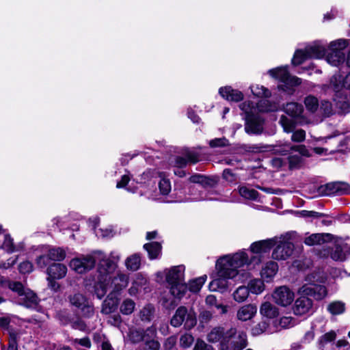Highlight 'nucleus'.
Wrapping results in <instances>:
<instances>
[{
  "instance_id": "nucleus-1",
  "label": "nucleus",
  "mask_w": 350,
  "mask_h": 350,
  "mask_svg": "<svg viewBox=\"0 0 350 350\" xmlns=\"http://www.w3.org/2000/svg\"><path fill=\"white\" fill-rule=\"evenodd\" d=\"M120 259V255L116 252H111L107 256L101 251L97 250L90 254L73 258L69 262V267L75 272L83 274L92 270L98 260L94 291L96 297L101 299L107 293L106 282L110 280L111 275L117 269Z\"/></svg>"
},
{
  "instance_id": "nucleus-2",
  "label": "nucleus",
  "mask_w": 350,
  "mask_h": 350,
  "mask_svg": "<svg viewBox=\"0 0 350 350\" xmlns=\"http://www.w3.org/2000/svg\"><path fill=\"white\" fill-rule=\"evenodd\" d=\"M245 260L243 253L227 254L218 258L215 264L217 273L208 285L210 291L224 292L228 288L229 279L240 280L243 275L241 269Z\"/></svg>"
},
{
  "instance_id": "nucleus-3",
  "label": "nucleus",
  "mask_w": 350,
  "mask_h": 350,
  "mask_svg": "<svg viewBox=\"0 0 350 350\" xmlns=\"http://www.w3.org/2000/svg\"><path fill=\"white\" fill-rule=\"evenodd\" d=\"M309 283L304 284L298 290L301 296L298 297L293 305V311L296 316H303L312 312V301L307 296H311L317 300H321L327 295V289L324 286L318 284L316 282H324L323 279L315 280L314 275L308 276Z\"/></svg>"
},
{
  "instance_id": "nucleus-4",
  "label": "nucleus",
  "mask_w": 350,
  "mask_h": 350,
  "mask_svg": "<svg viewBox=\"0 0 350 350\" xmlns=\"http://www.w3.org/2000/svg\"><path fill=\"white\" fill-rule=\"evenodd\" d=\"M185 270L183 265H178L164 271L171 295L179 299L187 292V285L185 282Z\"/></svg>"
},
{
  "instance_id": "nucleus-5",
  "label": "nucleus",
  "mask_w": 350,
  "mask_h": 350,
  "mask_svg": "<svg viewBox=\"0 0 350 350\" xmlns=\"http://www.w3.org/2000/svg\"><path fill=\"white\" fill-rule=\"evenodd\" d=\"M267 73L273 79L278 80L282 83L278 88L288 95L295 92L294 88L301 83V79L296 76L290 75L288 66H282L268 70Z\"/></svg>"
},
{
  "instance_id": "nucleus-6",
  "label": "nucleus",
  "mask_w": 350,
  "mask_h": 350,
  "mask_svg": "<svg viewBox=\"0 0 350 350\" xmlns=\"http://www.w3.org/2000/svg\"><path fill=\"white\" fill-rule=\"evenodd\" d=\"M273 245L274 240L273 238L260 240L250 245V251L253 254V256L250 258H249L245 251L240 250L237 253H243L245 256L246 262H244V266L258 265L262 261L264 254H269Z\"/></svg>"
},
{
  "instance_id": "nucleus-7",
  "label": "nucleus",
  "mask_w": 350,
  "mask_h": 350,
  "mask_svg": "<svg viewBox=\"0 0 350 350\" xmlns=\"http://www.w3.org/2000/svg\"><path fill=\"white\" fill-rule=\"evenodd\" d=\"M247 346V335L241 330L231 327L226 332L221 350H243Z\"/></svg>"
},
{
  "instance_id": "nucleus-8",
  "label": "nucleus",
  "mask_w": 350,
  "mask_h": 350,
  "mask_svg": "<svg viewBox=\"0 0 350 350\" xmlns=\"http://www.w3.org/2000/svg\"><path fill=\"white\" fill-rule=\"evenodd\" d=\"M183 323L187 329L194 327L197 323L196 314L192 310H188L186 307L180 306L172 316L170 324L174 327H178Z\"/></svg>"
},
{
  "instance_id": "nucleus-9",
  "label": "nucleus",
  "mask_w": 350,
  "mask_h": 350,
  "mask_svg": "<svg viewBox=\"0 0 350 350\" xmlns=\"http://www.w3.org/2000/svg\"><path fill=\"white\" fill-rule=\"evenodd\" d=\"M275 247L272 252V258L276 260H284L290 257L293 252L294 245L290 237L286 235L273 237Z\"/></svg>"
},
{
  "instance_id": "nucleus-10",
  "label": "nucleus",
  "mask_w": 350,
  "mask_h": 350,
  "mask_svg": "<svg viewBox=\"0 0 350 350\" xmlns=\"http://www.w3.org/2000/svg\"><path fill=\"white\" fill-rule=\"evenodd\" d=\"M329 256L336 261H344L350 255V245L341 240L336 241L334 244L328 242L323 246V256Z\"/></svg>"
},
{
  "instance_id": "nucleus-11",
  "label": "nucleus",
  "mask_w": 350,
  "mask_h": 350,
  "mask_svg": "<svg viewBox=\"0 0 350 350\" xmlns=\"http://www.w3.org/2000/svg\"><path fill=\"white\" fill-rule=\"evenodd\" d=\"M70 305L79 310L85 318H91L94 314L93 304L83 294L77 293L68 297Z\"/></svg>"
},
{
  "instance_id": "nucleus-12",
  "label": "nucleus",
  "mask_w": 350,
  "mask_h": 350,
  "mask_svg": "<svg viewBox=\"0 0 350 350\" xmlns=\"http://www.w3.org/2000/svg\"><path fill=\"white\" fill-rule=\"evenodd\" d=\"M239 107L245 114V120L247 118L258 115V112L273 111L278 109L277 104L271 105L268 100L260 101L256 106L251 101H245L242 103Z\"/></svg>"
},
{
  "instance_id": "nucleus-13",
  "label": "nucleus",
  "mask_w": 350,
  "mask_h": 350,
  "mask_svg": "<svg viewBox=\"0 0 350 350\" xmlns=\"http://www.w3.org/2000/svg\"><path fill=\"white\" fill-rule=\"evenodd\" d=\"M273 302L281 307H288L295 299L294 292L287 286H280L274 289L271 295Z\"/></svg>"
},
{
  "instance_id": "nucleus-14",
  "label": "nucleus",
  "mask_w": 350,
  "mask_h": 350,
  "mask_svg": "<svg viewBox=\"0 0 350 350\" xmlns=\"http://www.w3.org/2000/svg\"><path fill=\"white\" fill-rule=\"evenodd\" d=\"M273 152L281 155H287L297 152L301 156L310 157L309 150L304 145L293 146L289 143L275 146Z\"/></svg>"
},
{
  "instance_id": "nucleus-15",
  "label": "nucleus",
  "mask_w": 350,
  "mask_h": 350,
  "mask_svg": "<svg viewBox=\"0 0 350 350\" xmlns=\"http://www.w3.org/2000/svg\"><path fill=\"white\" fill-rule=\"evenodd\" d=\"M329 87L336 94L343 89L350 90V72L343 77L340 73H336L329 79Z\"/></svg>"
},
{
  "instance_id": "nucleus-16",
  "label": "nucleus",
  "mask_w": 350,
  "mask_h": 350,
  "mask_svg": "<svg viewBox=\"0 0 350 350\" xmlns=\"http://www.w3.org/2000/svg\"><path fill=\"white\" fill-rule=\"evenodd\" d=\"M116 269L111 275L109 280L107 281V291L109 287L113 288V292H118L126 288L129 284V278L127 275L122 273H117L115 275Z\"/></svg>"
},
{
  "instance_id": "nucleus-17",
  "label": "nucleus",
  "mask_w": 350,
  "mask_h": 350,
  "mask_svg": "<svg viewBox=\"0 0 350 350\" xmlns=\"http://www.w3.org/2000/svg\"><path fill=\"white\" fill-rule=\"evenodd\" d=\"M190 180L194 183H198L199 185L197 187H194L191 189V194L193 195V192L196 191H198L200 193H202V189H203L205 185H211L212 180L201 175H194L190 178ZM191 200L194 201H200V200H212L211 198H208L206 196H203L202 193H200L198 196H193L191 198Z\"/></svg>"
},
{
  "instance_id": "nucleus-18",
  "label": "nucleus",
  "mask_w": 350,
  "mask_h": 350,
  "mask_svg": "<svg viewBox=\"0 0 350 350\" xmlns=\"http://www.w3.org/2000/svg\"><path fill=\"white\" fill-rule=\"evenodd\" d=\"M263 119L259 116L247 118L245 131L249 135H258L263 131Z\"/></svg>"
},
{
  "instance_id": "nucleus-19",
  "label": "nucleus",
  "mask_w": 350,
  "mask_h": 350,
  "mask_svg": "<svg viewBox=\"0 0 350 350\" xmlns=\"http://www.w3.org/2000/svg\"><path fill=\"white\" fill-rule=\"evenodd\" d=\"M257 313V307L255 304H248L241 306L237 311V320L245 322L252 320Z\"/></svg>"
},
{
  "instance_id": "nucleus-20",
  "label": "nucleus",
  "mask_w": 350,
  "mask_h": 350,
  "mask_svg": "<svg viewBox=\"0 0 350 350\" xmlns=\"http://www.w3.org/2000/svg\"><path fill=\"white\" fill-rule=\"evenodd\" d=\"M310 58L321 59L326 52L325 44L320 40L315 41L305 48Z\"/></svg>"
},
{
  "instance_id": "nucleus-21",
  "label": "nucleus",
  "mask_w": 350,
  "mask_h": 350,
  "mask_svg": "<svg viewBox=\"0 0 350 350\" xmlns=\"http://www.w3.org/2000/svg\"><path fill=\"white\" fill-rule=\"evenodd\" d=\"M155 333V329L152 327L147 329L145 332L141 329H131L127 337L131 343L135 344L146 340V337L149 335L154 336Z\"/></svg>"
},
{
  "instance_id": "nucleus-22",
  "label": "nucleus",
  "mask_w": 350,
  "mask_h": 350,
  "mask_svg": "<svg viewBox=\"0 0 350 350\" xmlns=\"http://www.w3.org/2000/svg\"><path fill=\"white\" fill-rule=\"evenodd\" d=\"M219 94L222 98L229 101L239 102L243 98V94L238 90L233 89L231 86L220 88Z\"/></svg>"
},
{
  "instance_id": "nucleus-23",
  "label": "nucleus",
  "mask_w": 350,
  "mask_h": 350,
  "mask_svg": "<svg viewBox=\"0 0 350 350\" xmlns=\"http://www.w3.org/2000/svg\"><path fill=\"white\" fill-rule=\"evenodd\" d=\"M118 304V297L112 293L109 294L103 302L101 313L104 314H109L114 312L117 310Z\"/></svg>"
},
{
  "instance_id": "nucleus-24",
  "label": "nucleus",
  "mask_w": 350,
  "mask_h": 350,
  "mask_svg": "<svg viewBox=\"0 0 350 350\" xmlns=\"http://www.w3.org/2000/svg\"><path fill=\"white\" fill-rule=\"evenodd\" d=\"M38 301L36 295L29 288H26L18 297V303L27 308H34Z\"/></svg>"
},
{
  "instance_id": "nucleus-25",
  "label": "nucleus",
  "mask_w": 350,
  "mask_h": 350,
  "mask_svg": "<svg viewBox=\"0 0 350 350\" xmlns=\"http://www.w3.org/2000/svg\"><path fill=\"white\" fill-rule=\"evenodd\" d=\"M67 271V267L62 263H53L46 269L48 276L57 280L64 278Z\"/></svg>"
},
{
  "instance_id": "nucleus-26",
  "label": "nucleus",
  "mask_w": 350,
  "mask_h": 350,
  "mask_svg": "<svg viewBox=\"0 0 350 350\" xmlns=\"http://www.w3.org/2000/svg\"><path fill=\"white\" fill-rule=\"evenodd\" d=\"M278 270V263L269 261L265 264L260 271V276L267 282H271Z\"/></svg>"
},
{
  "instance_id": "nucleus-27",
  "label": "nucleus",
  "mask_w": 350,
  "mask_h": 350,
  "mask_svg": "<svg viewBox=\"0 0 350 350\" xmlns=\"http://www.w3.org/2000/svg\"><path fill=\"white\" fill-rule=\"evenodd\" d=\"M332 238L330 234H312L305 239L304 243L310 246L327 245Z\"/></svg>"
},
{
  "instance_id": "nucleus-28",
  "label": "nucleus",
  "mask_w": 350,
  "mask_h": 350,
  "mask_svg": "<svg viewBox=\"0 0 350 350\" xmlns=\"http://www.w3.org/2000/svg\"><path fill=\"white\" fill-rule=\"evenodd\" d=\"M226 331L221 327L213 328L207 335V340L211 342H219V349L221 350V344L225 340Z\"/></svg>"
},
{
  "instance_id": "nucleus-29",
  "label": "nucleus",
  "mask_w": 350,
  "mask_h": 350,
  "mask_svg": "<svg viewBox=\"0 0 350 350\" xmlns=\"http://www.w3.org/2000/svg\"><path fill=\"white\" fill-rule=\"evenodd\" d=\"M260 313L266 318L274 319L279 315V309L271 302L265 301L260 306Z\"/></svg>"
},
{
  "instance_id": "nucleus-30",
  "label": "nucleus",
  "mask_w": 350,
  "mask_h": 350,
  "mask_svg": "<svg viewBox=\"0 0 350 350\" xmlns=\"http://www.w3.org/2000/svg\"><path fill=\"white\" fill-rule=\"evenodd\" d=\"M284 112L292 118H299L303 113L304 108L297 103H288L284 107Z\"/></svg>"
},
{
  "instance_id": "nucleus-31",
  "label": "nucleus",
  "mask_w": 350,
  "mask_h": 350,
  "mask_svg": "<svg viewBox=\"0 0 350 350\" xmlns=\"http://www.w3.org/2000/svg\"><path fill=\"white\" fill-rule=\"evenodd\" d=\"M327 192L326 195H342L347 193L348 185L344 183H334L326 185Z\"/></svg>"
},
{
  "instance_id": "nucleus-32",
  "label": "nucleus",
  "mask_w": 350,
  "mask_h": 350,
  "mask_svg": "<svg viewBox=\"0 0 350 350\" xmlns=\"http://www.w3.org/2000/svg\"><path fill=\"white\" fill-rule=\"evenodd\" d=\"M273 325L275 327V331H278L280 329H288L293 327L296 325V321L292 317H282L279 320L274 321Z\"/></svg>"
},
{
  "instance_id": "nucleus-33",
  "label": "nucleus",
  "mask_w": 350,
  "mask_h": 350,
  "mask_svg": "<svg viewBox=\"0 0 350 350\" xmlns=\"http://www.w3.org/2000/svg\"><path fill=\"white\" fill-rule=\"evenodd\" d=\"M345 59V55L340 51H330L326 57V60L328 64L334 66H339Z\"/></svg>"
},
{
  "instance_id": "nucleus-34",
  "label": "nucleus",
  "mask_w": 350,
  "mask_h": 350,
  "mask_svg": "<svg viewBox=\"0 0 350 350\" xmlns=\"http://www.w3.org/2000/svg\"><path fill=\"white\" fill-rule=\"evenodd\" d=\"M247 288L252 294L259 295L265 291V286L261 279L254 278L248 282Z\"/></svg>"
},
{
  "instance_id": "nucleus-35",
  "label": "nucleus",
  "mask_w": 350,
  "mask_h": 350,
  "mask_svg": "<svg viewBox=\"0 0 350 350\" xmlns=\"http://www.w3.org/2000/svg\"><path fill=\"white\" fill-rule=\"evenodd\" d=\"M147 251L149 258L152 260L159 257L161 251V245L159 242H151L144 245Z\"/></svg>"
},
{
  "instance_id": "nucleus-36",
  "label": "nucleus",
  "mask_w": 350,
  "mask_h": 350,
  "mask_svg": "<svg viewBox=\"0 0 350 350\" xmlns=\"http://www.w3.org/2000/svg\"><path fill=\"white\" fill-rule=\"evenodd\" d=\"M1 284L4 286H8L10 290L16 293L18 296L26 289L21 282L11 281L5 278H1L0 280Z\"/></svg>"
},
{
  "instance_id": "nucleus-37",
  "label": "nucleus",
  "mask_w": 350,
  "mask_h": 350,
  "mask_svg": "<svg viewBox=\"0 0 350 350\" xmlns=\"http://www.w3.org/2000/svg\"><path fill=\"white\" fill-rule=\"evenodd\" d=\"M250 295L247 286H240L232 293L233 299L238 303H242L247 300Z\"/></svg>"
},
{
  "instance_id": "nucleus-38",
  "label": "nucleus",
  "mask_w": 350,
  "mask_h": 350,
  "mask_svg": "<svg viewBox=\"0 0 350 350\" xmlns=\"http://www.w3.org/2000/svg\"><path fill=\"white\" fill-rule=\"evenodd\" d=\"M135 308V302L130 299H124L120 305V311L123 315L131 314Z\"/></svg>"
},
{
  "instance_id": "nucleus-39",
  "label": "nucleus",
  "mask_w": 350,
  "mask_h": 350,
  "mask_svg": "<svg viewBox=\"0 0 350 350\" xmlns=\"http://www.w3.org/2000/svg\"><path fill=\"white\" fill-rule=\"evenodd\" d=\"M207 279V276L204 275L199 278L191 280L189 282V285L187 286V290L189 289L191 292L197 293L198 292L203 284L205 283Z\"/></svg>"
},
{
  "instance_id": "nucleus-40",
  "label": "nucleus",
  "mask_w": 350,
  "mask_h": 350,
  "mask_svg": "<svg viewBox=\"0 0 350 350\" xmlns=\"http://www.w3.org/2000/svg\"><path fill=\"white\" fill-rule=\"evenodd\" d=\"M0 248L3 249L8 253H12L15 251V247L12 239L10 235L4 234L0 239Z\"/></svg>"
},
{
  "instance_id": "nucleus-41",
  "label": "nucleus",
  "mask_w": 350,
  "mask_h": 350,
  "mask_svg": "<svg viewBox=\"0 0 350 350\" xmlns=\"http://www.w3.org/2000/svg\"><path fill=\"white\" fill-rule=\"evenodd\" d=\"M141 264V257L139 254H135L128 257L125 261L126 268L131 271L137 270Z\"/></svg>"
},
{
  "instance_id": "nucleus-42",
  "label": "nucleus",
  "mask_w": 350,
  "mask_h": 350,
  "mask_svg": "<svg viewBox=\"0 0 350 350\" xmlns=\"http://www.w3.org/2000/svg\"><path fill=\"white\" fill-rule=\"evenodd\" d=\"M49 258L53 261H62L66 258V252L60 247H54L48 251Z\"/></svg>"
},
{
  "instance_id": "nucleus-43",
  "label": "nucleus",
  "mask_w": 350,
  "mask_h": 350,
  "mask_svg": "<svg viewBox=\"0 0 350 350\" xmlns=\"http://www.w3.org/2000/svg\"><path fill=\"white\" fill-rule=\"evenodd\" d=\"M327 310L333 315H339L345 311V304L340 301L331 302L327 306Z\"/></svg>"
},
{
  "instance_id": "nucleus-44",
  "label": "nucleus",
  "mask_w": 350,
  "mask_h": 350,
  "mask_svg": "<svg viewBox=\"0 0 350 350\" xmlns=\"http://www.w3.org/2000/svg\"><path fill=\"white\" fill-rule=\"evenodd\" d=\"M239 192L241 196L247 200H255L258 196V193L256 190L246 186H240Z\"/></svg>"
},
{
  "instance_id": "nucleus-45",
  "label": "nucleus",
  "mask_w": 350,
  "mask_h": 350,
  "mask_svg": "<svg viewBox=\"0 0 350 350\" xmlns=\"http://www.w3.org/2000/svg\"><path fill=\"white\" fill-rule=\"evenodd\" d=\"M159 177L161 178L159 182L160 193L164 196L167 195L172 189L170 181L165 176L163 173H159Z\"/></svg>"
},
{
  "instance_id": "nucleus-46",
  "label": "nucleus",
  "mask_w": 350,
  "mask_h": 350,
  "mask_svg": "<svg viewBox=\"0 0 350 350\" xmlns=\"http://www.w3.org/2000/svg\"><path fill=\"white\" fill-rule=\"evenodd\" d=\"M154 308L151 304L146 305L139 312V318L143 321H150L153 317Z\"/></svg>"
},
{
  "instance_id": "nucleus-47",
  "label": "nucleus",
  "mask_w": 350,
  "mask_h": 350,
  "mask_svg": "<svg viewBox=\"0 0 350 350\" xmlns=\"http://www.w3.org/2000/svg\"><path fill=\"white\" fill-rule=\"evenodd\" d=\"M252 94L258 97L269 98L271 96V92L269 89L260 85H252L250 86Z\"/></svg>"
},
{
  "instance_id": "nucleus-48",
  "label": "nucleus",
  "mask_w": 350,
  "mask_h": 350,
  "mask_svg": "<svg viewBox=\"0 0 350 350\" xmlns=\"http://www.w3.org/2000/svg\"><path fill=\"white\" fill-rule=\"evenodd\" d=\"M279 122L283 128L284 131L287 133H292L296 126L293 120L290 119L284 115L281 116Z\"/></svg>"
},
{
  "instance_id": "nucleus-49",
  "label": "nucleus",
  "mask_w": 350,
  "mask_h": 350,
  "mask_svg": "<svg viewBox=\"0 0 350 350\" xmlns=\"http://www.w3.org/2000/svg\"><path fill=\"white\" fill-rule=\"evenodd\" d=\"M309 58L310 57L306 49H298L295 52V54L291 61L292 64L294 66H298Z\"/></svg>"
},
{
  "instance_id": "nucleus-50",
  "label": "nucleus",
  "mask_w": 350,
  "mask_h": 350,
  "mask_svg": "<svg viewBox=\"0 0 350 350\" xmlns=\"http://www.w3.org/2000/svg\"><path fill=\"white\" fill-rule=\"evenodd\" d=\"M194 342V337L191 334L185 333L180 336L179 345L183 349H188Z\"/></svg>"
},
{
  "instance_id": "nucleus-51",
  "label": "nucleus",
  "mask_w": 350,
  "mask_h": 350,
  "mask_svg": "<svg viewBox=\"0 0 350 350\" xmlns=\"http://www.w3.org/2000/svg\"><path fill=\"white\" fill-rule=\"evenodd\" d=\"M336 338V333L335 331H329L325 334L322 335L318 339V343L319 345L321 347H323L325 345H327L328 342H330L332 341H334Z\"/></svg>"
},
{
  "instance_id": "nucleus-52",
  "label": "nucleus",
  "mask_w": 350,
  "mask_h": 350,
  "mask_svg": "<svg viewBox=\"0 0 350 350\" xmlns=\"http://www.w3.org/2000/svg\"><path fill=\"white\" fill-rule=\"evenodd\" d=\"M349 44V41L346 39H338L329 43V49L330 51H342Z\"/></svg>"
},
{
  "instance_id": "nucleus-53",
  "label": "nucleus",
  "mask_w": 350,
  "mask_h": 350,
  "mask_svg": "<svg viewBox=\"0 0 350 350\" xmlns=\"http://www.w3.org/2000/svg\"><path fill=\"white\" fill-rule=\"evenodd\" d=\"M304 104L307 110L314 112L319 107L318 100L313 96H308L304 100Z\"/></svg>"
},
{
  "instance_id": "nucleus-54",
  "label": "nucleus",
  "mask_w": 350,
  "mask_h": 350,
  "mask_svg": "<svg viewBox=\"0 0 350 350\" xmlns=\"http://www.w3.org/2000/svg\"><path fill=\"white\" fill-rule=\"evenodd\" d=\"M267 329L268 323L265 321H262L252 328L251 333L253 336H259L267 332Z\"/></svg>"
},
{
  "instance_id": "nucleus-55",
  "label": "nucleus",
  "mask_w": 350,
  "mask_h": 350,
  "mask_svg": "<svg viewBox=\"0 0 350 350\" xmlns=\"http://www.w3.org/2000/svg\"><path fill=\"white\" fill-rule=\"evenodd\" d=\"M341 94V96H340V99H341V100H338L336 98H335L334 102L336 103V105L339 109H340V110L342 112L346 113L348 111V109H349L348 99H347V96H344L342 94Z\"/></svg>"
},
{
  "instance_id": "nucleus-56",
  "label": "nucleus",
  "mask_w": 350,
  "mask_h": 350,
  "mask_svg": "<svg viewBox=\"0 0 350 350\" xmlns=\"http://www.w3.org/2000/svg\"><path fill=\"white\" fill-rule=\"evenodd\" d=\"M306 139V131L303 129H298L293 131L291 140L294 142H302Z\"/></svg>"
},
{
  "instance_id": "nucleus-57",
  "label": "nucleus",
  "mask_w": 350,
  "mask_h": 350,
  "mask_svg": "<svg viewBox=\"0 0 350 350\" xmlns=\"http://www.w3.org/2000/svg\"><path fill=\"white\" fill-rule=\"evenodd\" d=\"M320 111L325 116H330L333 112L332 103L326 100L322 101L320 106Z\"/></svg>"
},
{
  "instance_id": "nucleus-58",
  "label": "nucleus",
  "mask_w": 350,
  "mask_h": 350,
  "mask_svg": "<svg viewBox=\"0 0 350 350\" xmlns=\"http://www.w3.org/2000/svg\"><path fill=\"white\" fill-rule=\"evenodd\" d=\"M95 233L98 237L103 238L112 237L114 234L113 230L107 228L96 229Z\"/></svg>"
},
{
  "instance_id": "nucleus-59",
  "label": "nucleus",
  "mask_w": 350,
  "mask_h": 350,
  "mask_svg": "<svg viewBox=\"0 0 350 350\" xmlns=\"http://www.w3.org/2000/svg\"><path fill=\"white\" fill-rule=\"evenodd\" d=\"M210 146L213 148L223 147L228 145V141L225 137L216 138L209 142Z\"/></svg>"
},
{
  "instance_id": "nucleus-60",
  "label": "nucleus",
  "mask_w": 350,
  "mask_h": 350,
  "mask_svg": "<svg viewBox=\"0 0 350 350\" xmlns=\"http://www.w3.org/2000/svg\"><path fill=\"white\" fill-rule=\"evenodd\" d=\"M152 337L151 335H149L148 337H146V345L147 347L148 350H159L160 349V344L157 340H155L154 339L149 340V338Z\"/></svg>"
},
{
  "instance_id": "nucleus-61",
  "label": "nucleus",
  "mask_w": 350,
  "mask_h": 350,
  "mask_svg": "<svg viewBox=\"0 0 350 350\" xmlns=\"http://www.w3.org/2000/svg\"><path fill=\"white\" fill-rule=\"evenodd\" d=\"M213 317L211 312L208 310H203L200 312L199 316L200 323L206 324L208 323Z\"/></svg>"
},
{
  "instance_id": "nucleus-62",
  "label": "nucleus",
  "mask_w": 350,
  "mask_h": 350,
  "mask_svg": "<svg viewBox=\"0 0 350 350\" xmlns=\"http://www.w3.org/2000/svg\"><path fill=\"white\" fill-rule=\"evenodd\" d=\"M314 328L312 327L310 330L305 333L301 339V342L303 344H309L314 340Z\"/></svg>"
},
{
  "instance_id": "nucleus-63",
  "label": "nucleus",
  "mask_w": 350,
  "mask_h": 350,
  "mask_svg": "<svg viewBox=\"0 0 350 350\" xmlns=\"http://www.w3.org/2000/svg\"><path fill=\"white\" fill-rule=\"evenodd\" d=\"M193 350H214L213 347L206 344L204 340L198 339Z\"/></svg>"
},
{
  "instance_id": "nucleus-64",
  "label": "nucleus",
  "mask_w": 350,
  "mask_h": 350,
  "mask_svg": "<svg viewBox=\"0 0 350 350\" xmlns=\"http://www.w3.org/2000/svg\"><path fill=\"white\" fill-rule=\"evenodd\" d=\"M187 163V159L183 157H176L171 161V164L176 167H184Z\"/></svg>"
}]
</instances>
